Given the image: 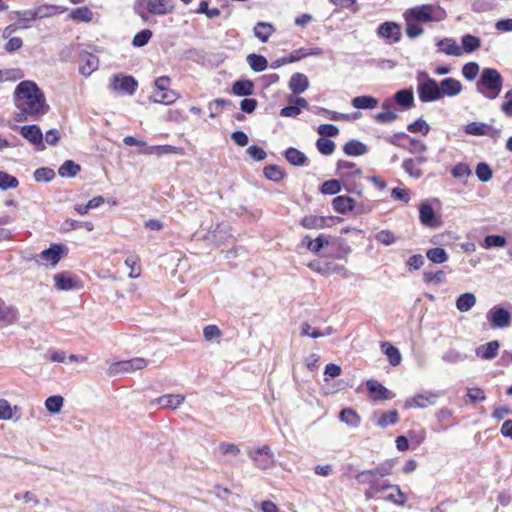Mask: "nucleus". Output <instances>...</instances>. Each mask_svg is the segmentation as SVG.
Segmentation results:
<instances>
[{
	"instance_id": "19",
	"label": "nucleus",
	"mask_w": 512,
	"mask_h": 512,
	"mask_svg": "<svg viewBox=\"0 0 512 512\" xmlns=\"http://www.w3.org/2000/svg\"><path fill=\"white\" fill-rule=\"evenodd\" d=\"M55 287L60 291H69L78 288L77 280L67 273H58L54 277Z\"/></svg>"
},
{
	"instance_id": "25",
	"label": "nucleus",
	"mask_w": 512,
	"mask_h": 512,
	"mask_svg": "<svg viewBox=\"0 0 512 512\" xmlns=\"http://www.w3.org/2000/svg\"><path fill=\"white\" fill-rule=\"evenodd\" d=\"M309 86L308 77L302 73H295L289 81V88L295 94L303 93Z\"/></svg>"
},
{
	"instance_id": "55",
	"label": "nucleus",
	"mask_w": 512,
	"mask_h": 512,
	"mask_svg": "<svg viewBox=\"0 0 512 512\" xmlns=\"http://www.w3.org/2000/svg\"><path fill=\"white\" fill-rule=\"evenodd\" d=\"M378 476L373 469L361 471L356 475L359 484H368L371 487L377 480Z\"/></svg>"
},
{
	"instance_id": "31",
	"label": "nucleus",
	"mask_w": 512,
	"mask_h": 512,
	"mask_svg": "<svg viewBox=\"0 0 512 512\" xmlns=\"http://www.w3.org/2000/svg\"><path fill=\"white\" fill-rule=\"evenodd\" d=\"M323 50L319 47L300 48L291 52L289 62H296L308 56H321Z\"/></svg>"
},
{
	"instance_id": "54",
	"label": "nucleus",
	"mask_w": 512,
	"mask_h": 512,
	"mask_svg": "<svg viewBox=\"0 0 512 512\" xmlns=\"http://www.w3.org/2000/svg\"><path fill=\"white\" fill-rule=\"evenodd\" d=\"M329 244L328 237L320 234L316 239L308 241V250L313 253H319L321 249Z\"/></svg>"
},
{
	"instance_id": "38",
	"label": "nucleus",
	"mask_w": 512,
	"mask_h": 512,
	"mask_svg": "<svg viewBox=\"0 0 512 512\" xmlns=\"http://www.w3.org/2000/svg\"><path fill=\"white\" fill-rule=\"evenodd\" d=\"M301 225L306 229H322L327 226V219L321 216L308 215L301 220Z\"/></svg>"
},
{
	"instance_id": "8",
	"label": "nucleus",
	"mask_w": 512,
	"mask_h": 512,
	"mask_svg": "<svg viewBox=\"0 0 512 512\" xmlns=\"http://www.w3.org/2000/svg\"><path fill=\"white\" fill-rule=\"evenodd\" d=\"M248 455L259 469H269L274 465V457L268 446L248 451Z\"/></svg>"
},
{
	"instance_id": "34",
	"label": "nucleus",
	"mask_w": 512,
	"mask_h": 512,
	"mask_svg": "<svg viewBox=\"0 0 512 512\" xmlns=\"http://www.w3.org/2000/svg\"><path fill=\"white\" fill-rule=\"evenodd\" d=\"M34 10H35V14H36V19H43V18L51 17L58 13H63L66 10V8L56 6V5L44 4V5L38 6Z\"/></svg>"
},
{
	"instance_id": "29",
	"label": "nucleus",
	"mask_w": 512,
	"mask_h": 512,
	"mask_svg": "<svg viewBox=\"0 0 512 512\" xmlns=\"http://www.w3.org/2000/svg\"><path fill=\"white\" fill-rule=\"evenodd\" d=\"M284 156L286 160L294 166H305L308 162L307 156L300 150L293 147L286 149Z\"/></svg>"
},
{
	"instance_id": "47",
	"label": "nucleus",
	"mask_w": 512,
	"mask_h": 512,
	"mask_svg": "<svg viewBox=\"0 0 512 512\" xmlns=\"http://www.w3.org/2000/svg\"><path fill=\"white\" fill-rule=\"evenodd\" d=\"M427 258L436 264H442L448 260V254L443 248H432L426 253Z\"/></svg>"
},
{
	"instance_id": "28",
	"label": "nucleus",
	"mask_w": 512,
	"mask_h": 512,
	"mask_svg": "<svg viewBox=\"0 0 512 512\" xmlns=\"http://www.w3.org/2000/svg\"><path fill=\"white\" fill-rule=\"evenodd\" d=\"M254 36L263 43H266L270 36L275 32V28L271 23L258 22L254 29Z\"/></svg>"
},
{
	"instance_id": "30",
	"label": "nucleus",
	"mask_w": 512,
	"mask_h": 512,
	"mask_svg": "<svg viewBox=\"0 0 512 512\" xmlns=\"http://www.w3.org/2000/svg\"><path fill=\"white\" fill-rule=\"evenodd\" d=\"M355 205V200L348 196H337L332 201L333 209L341 214L352 211Z\"/></svg>"
},
{
	"instance_id": "16",
	"label": "nucleus",
	"mask_w": 512,
	"mask_h": 512,
	"mask_svg": "<svg viewBox=\"0 0 512 512\" xmlns=\"http://www.w3.org/2000/svg\"><path fill=\"white\" fill-rule=\"evenodd\" d=\"M378 35L382 38L398 42L401 39V28L395 22H384L378 27Z\"/></svg>"
},
{
	"instance_id": "49",
	"label": "nucleus",
	"mask_w": 512,
	"mask_h": 512,
	"mask_svg": "<svg viewBox=\"0 0 512 512\" xmlns=\"http://www.w3.org/2000/svg\"><path fill=\"white\" fill-rule=\"evenodd\" d=\"M19 185V181L16 177L0 171V189L5 191L8 189H14L17 188Z\"/></svg>"
},
{
	"instance_id": "33",
	"label": "nucleus",
	"mask_w": 512,
	"mask_h": 512,
	"mask_svg": "<svg viewBox=\"0 0 512 512\" xmlns=\"http://www.w3.org/2000/svg\"><path fill=\"white\" fill-rule=\"evenodd\" d=\"M18 318L17 310L0 299V322L12 324Z\"/></svg>"
},
{
	"instance_id": "27",
	"label": "nucleus",
	"mask_w": 512,
	"mask_h": 512,
	"mask_svg": "<svg viewBox=\"0 0 512 512\" xmlns=\"http://www.w3.org/2000/svg\"><path fill=\"white\" fill-rule=\"evenodd\" d=\"M394 99L396 103L405 110L414 106V93L412 88L397 91L394 95Z\"/></svg>"
},
{
	"instance_id": "44",
	"label": "nucleus",
	"mask_w": 512,
	"mask_h": 512,
	"mask_svg": "<svg viewBox=\"0 0 512 512\" xmlns=\"http://www.w3.org/2000/svg\"><path fill=\"white\" fill-rule=\"evenodd\" d=\"M69 17L72 20L89 23L93 19V13L88 7L84 6L72 10Z\"/></svg>"
},
{
	"instance_id": "39",
	"label": "nucleus",
	"mask_w": 512,
	"mask_h": 512,
	"mask_svg": "<svg viewBox=\"0 0 512 512\" xmlns=\"http://www.w3.org/2000/svg\"><path fill=\"white\" fill-rule=\"evenodd\" d=\"M80 228H85L88 231H92L94 229V225L92 222H89V221L82 222V221H77V220H73V219H66L61 224L60 230L63 232H69V231L80 229Z\"/></svg>"
},
{
	"instance_id": "17",
	"label": "nucleus",
	"mask_w": 512,
	"mask_h": 512,
	"mask_svg": "<svg viewBox=\"0 0 512 512\" xmlns=\"http://www.w3.org/2000/svg\"><path fill=\"white\" fill-rule=\"evenodd\" d=\"M439 84L441 99L444 96L454 97L461 93L463 87L459 80L455 78H445Z\"/></svg>"
},
{
	"instance_id": "4",
	"label": "nucleus",
	"mask_w": 512,
	"mask_h": 512,
	"mask_svg": "<svg viewBox=\"0 0 512 512\" xmlns=\"http://www.w3.org/2000/svg\"><path fill=\"white\" fill-rule=\"evenodd\" d=\"M419 23L438 22L445 18L446 12L441 7L434 5H420L404 12Z\"/></svg>"
},
{
	"instance_id": "52",
	"label": "nucleus",
	"mask_w": 512,
	"mask_h": 512,
	"mask_svg": "<svg viewBox=\"0 0 512 512\" xmlns=\"http://www.w3.org/2000/svg\"><path fill=\"white\" fill-rule=\"evenodd\" d=\"M374 239L385 246H390L397 241V237L390 230H381L374 235Z\"/></svg>"
},
{
	"instance_id": "7",
	"label": "nucleus",
	"mask_w": 512,
	"mask_h": 512,
	"mask_svg": "<svg viewBox=\"0 0 512 512\" xmlns=\"http://www.w3.org/2000/svg\"><path fill=\"white\" fill-rule=\"evenodd\" d=\"M486 318L490 322L491 327L495 329L509 327L512 320L511 313L507 309L498 305L493 306L486 313Z\"/></svg>"
},
{
	"instance_id": "20",
	"label": "nucleus",
	"mask_w": 512,
	"mask_h": 512,
	"mask_svg": "<svg viewBox=\"0 0 512 512\" xmlns=\"http://www.w3.org/2000/svg\"><path fill=\"white\" fill-rule=\"evenodd\" d=\"M185 401V396L182 394H166L157 398L152 403H156L157 405L163 408H178Z\"/></svg>"
},
{
	"instance_id": "45",
	"label": "nucleus",
	"mask_w": 512,
	"mask_h": 512,
	"mask_svg": "<svg viewBox=\"0 0 512 512\" xmlns=\"http://www.w3.org/2000/svg\"><path fill=\"white\" fill-rule=\"evenodd\" d=\"M64 404V398L60 395H53L45 400V408L52 414H57L61 411Z\"/></svg>"
},
{
	"instance_id": "11",
	"label": "nucleus",
	"mask_w": 512,
	"mask_h": 512,
	"mask_svg": "<svg viewBox=\"0 0 512 512\" xmlns=\"http://www.w3.org/2000/svg\"><path fill=\"white\" fill-rule=\"evenodd\" d=\"M336 175L346 183L351 179L360 178L362 170L353 162L339 160L336 164Z\"/></svg>"
},
{
	"instance_id": "10",
	"label": "nucleus",
	"mask_w": 512,
	"mask_h": 512,
	"mask_svg": "<svg viewBox=\"0 0 512 512\" xmlns=\"http://www.w3.org/2000/svg\"><path fill=\"white\" fill-rule=\"evenodd\" d=\"M439 396V393L429 391L416 394L415 396L406 399L404 403V408H426L430 405H434Z\"/></svg>"
},
{
	"instance_id": "58",
	"label": "nucleus",
	"mask_w": 512,
	"mask_h": 512,
	"mask_svg": "<svg viewBox=\"0 0 512 512\" xmlns=\"http://www.w3.org/2000/svg\"><path fill=\"white\" fill-rule=\"evenodd\" d=\"M321 192L326 195H334L341 191V183L337 179L325 181L321 186Z\"/></svg>"
},
{
	"instance_id": "50",
	"label": "nucleus",
	"mask_w": 512,
	"mask_h": 512,
	"mask_svg": "<svg viewBox=\"0 0 512 512\" xmlns=\"http://www.w3.org/2000/svg\"><path fill=\"white\" fill-rule=\"evenodd\" d=\"M487 125L483 122H471L465 126L464 131L466 134L473 136H485Z\"/></svg>"
},
{
	"instance_id": "6",
	"label": "nucleus",
	"mask_w": 512,
	"mask_h": 512,
	"mask_svg": "<svg viewBox=\"0 0 512 512\" xmlns=\"http://www.w3.org/2000/svg\"><path fill=\"white\" fill-rule=\"evenodd\" d=\"M147 366V360L144 358H133L130 360L118 361L112 363L107 369L109 376H115L120 373H130L138 370H142Z\"/></svg>"
},
{
	"instance_id": "42",
	"label": "nucleus",
	"mask_w": 512,
	"mask_h": 512,
	"mask_svg": "<svg viewBox=\"0 0 512 512\" xmlns=\"http://www.w3.org/2000/svg\"><path fill=\"white\" fill-rule=\"evenodd\" d=\"M481 46L480 38L471 34H466L462 37V53H472Z\"/></svg>"
},
{
	"instance_id": "56",
	"label": "nucleus",
	"mask_w": 512,
	"mask_h": 512,
	"mask_svg": "<svg viewBox=\"0 0 512 512\" xmlns=\"http://www.w3.org/2000/svg\"><path fill=\"white\" fill-rule=\"evenodd\" d=\"M402 168L414 178H420L423 175V171L416 164L413 159H406L402 163Z\"/></svg>"
},
{
	"instance_id": "32",
	"label": "nucleus",
	"mask_w": 512,
	"mask_h": 512,
	"mask_svg": "<svg viewBox=\"0 0 512 512\" xmlns=\"http://www.w3.org/2000/svg\"><path fill=\"white\" fill-rule=\"evenodd\" d=\"M178 98V95L175 91L171 89L156 91L151 96V99L155 103H161L165 105H170L174 103Z\"/></svg>"
},
{
	"instance_id": "21",
	"label": "nucleus",
	"mask_w": 512,
	"mask_h": 512,
	"mask_svg": "<svg viewBox=\"0 0 512 512\" xmlns=\"http://www.w3.org/2000/svg\"><path fill=\"white\" fill-rule=\"evenodd\" d=\"M20 134L23 138L34 145L42 144L43 134L37 125L22 126L20 129Z\"/></svg>"
},
{
	"instance_id": "57",
	"label": "nucleus",
	"mask_w": 512,
	"mask_h": 512,
	"mask_svg": "<svg viewBox=\"0 0 512 512\" xmlns=\"http://www.w3.org/2000/svg\"><path fill=\"white\" fill-rule=\"evenodd\" d=\"M476 176L482 182H487L492 178V169L487 163L480 162L476 166Z\"/></svg>"
},
{
	"instance_id": "35",
	"label": "nucleus",
	"mask_w": 512,
	"mask_h": 512,
	"mask_svg": "<svg viewBox=\"0 0 512 512\" xmlns=\"http://www.w3.org/2000/svg\"><path fill=\"white\" fill-rule=\"evenodd\" d=\"M339 419L350 427L356 428L360 425L361 418L352 408H344L339 414Z\"/></svg>"
},
{
	"instance_id": "15",
	"label": "nucleus",
	"mask_w": 512,
	"mask_h": 512,
	"mask_svg": "<svg viewBox=\"0 0 512 512\" xmlns=\"http://www.w3.org/2000/svg\"><path fill=\"white\" fill-rule=\"evenodd\" d=\"M367 390L373 400H388L394 398L395 394L375 380L366 382Z\"/></svg>"
},
{
	"instance_id": "18",
	"label": "nucleus",
	"mask_w": 512,
	"mask_h": 512,
	"mask_svg": "<svg viewBox=\"0 0 512 512\" xmlns=\"http://www.w3.org/2000/svg\"><path fill=\"white\" fill-rule=\"evenodd\" d=\"M140 154L143 155H153L156 154L158 156L164 154H181L182 148H178L172 145H157V146H148L146 144L144 149H140Z\"/></svg>"
},
{
	"instance_id": "12",
	"label": "nucleus",
	"mask_w": 512,
	"mask_h": 512,
	"mask_svg": "<svg viewBox=\"0 0 512 512\" xmlns=\"http://www.w3.org/2000/svg\"><path fill=\"white\" fill-rule=\"evenodd\" d=\"M420 222L429 228H439L442 225L440 216H437L431 204L423 202L419 207Z\"/></svg>"
},
{
	"instance_id": "22",
	"label": "nucleus",
	"mask_w": 512,
	"mask_h": 512,
	"mask_svg": "<svg viewBox=\"0 0 512 512\" xmlns=\"http://www.w3.org/2000/svg\"><path fill=\"white\" fill-rule=\"evenodd\" d=\"M438 51L449 56L459 57L462 55L461 47L452 38H444L437 42Z\"/></svg>"
},
{
	"instance_id": "5",
	"label": "nucleus",
	"mask_w": 512,
	"mask_h": 512,
	"mask_svg": "<svg viewBox=\"0 0 512 512\" xmlns=\"http://www.w3.org/2000/svg\"><path fill=\"white\" fill-rule=\"evenodd\" d=\"M138 88V82L133 76L115 74L109 84V89L123 95H133Z\"/></svg>"
},
{
	"instance_id": "60",
	"label": "nucleus",
	"mask_w": 512,
	"mask_h": 512,
	"mask_svg": "<svg viewBox=\"0 0 512 512\" xmlns=\"http://www.w3.org/2000/svg\"><path fill=\"white\" fill-rule=\"evenodd\" d=\"M384 346H386L385 354L389 360V363L392 366L399 365L401 362V354H400L398 348H396L395 346H393L391 344H385Z\"/></svg>"
},
{
	"instance_id": "40",
	"label": "nucleus",
	"mask_w": 512,
	"mask_h": 512,
	"mask_svg": "<svg viewBox=\"0 0 512 512\" xmlns=\"http://www.w3.org/2000/svg\"><path fill=\"white\" fill-rule=\"evenodd\" d=\"M246 60L250 68L255 72H262L268 66L267 59L264 56L255 53L249 54Z\"/></svg>"
},
{
	"instance_id": "23",
	"label": "nucleus",
	"mask_w": 512,
	"mask_h": 512,
	"mask_svg": "<svg viewBox=\"0 0 512 512\" xmlns=\"http://www.w3.org/2000/svg\"><path fill=\"white\" fill-rule=\"evenodd\" d=\"M500 344L498 341L493 340L486 344L480 345L476 349V355L481 359L491 360L497 356Z\"/></svg>"
},
{
	"instance_id": "37",
	"label": "nucleus",
	"mask_w": 512,
	"mask_h": 512,
	"mask_svg": "<svg viewBox=\"0 0 512 512\" xmlns=\"http://www.w3.org/2000/svg\"><path fill=\"white\" fill-rule=\"evenodd\" d=\"M351 104L356 109H374L378 105V100L370 95L357 96L352 99Z\"/></svg>"
},
{
	"instance_id": "26",
	"label": "nucleus",
	"mask_w": 512,
	"mask_h": 512,
	"mask_svg": "<svg viewBox=\"0 0 512 512\" xmlns=\"http://www.w3.org/2000/svg\"><path fill=\"white\" fill-rule=\"evenodd\" d=\"M476 304V296L471 292H465L456 299V308L462 313L470 311Z\"/></svg>"
},
{
	"instance_id": "48",
	"label": "nucleus",
	"mask_w": 512,
	"mask_h": 512,
	"mask_svg": "<svg viewBox=\"0 0 512 512\" xmlns=\"http://www.w3.org/2000/svg\"><path fill=\"white\" fill-rule=\"evenodd\" d=\"M399 421V415L396 410L384 412L381 414L377 421V425L381 428H385L388 425L396 424Z\"/></svg>"
},
{
	"instance_id": "64",
	"label": "nucleus",
	"mask_w": 512,
	"mask_h": 512,
	"mask_svg": "<svg viewBox=\"0 0 512 512\" xmlns=\"http://www.w3.org/2000/svg\"><path fill=\"white\" fill-rule=\"evenodd\" d=\"M408 131L411 133H422L423 135H427L430 131L429 125L423 119H418L413 123H410L407 127Z\"/></svg>"
},
{
	"instance_id": "9",
	"label": "nucleus",
	"mask_w": 512,
	"mask_h": 512,
	"mask_svg": "<svg viewBox=\"0 0 512 512\" xmlns=\"http://www.w3.org/2000/svg\"><path fill=\"white\" fill-rule=\"evenodd\" d=\"M419 100L422 103L434 102L441 99V93L438 82L434 79L428 83H422L417 86Z\"/></svg>"
},
{
	"instance_id": "2",
	"label": "nucleus",
	"mask_w": 512,
	"mask_h": 512,
	"mask_svg": "<svg viewBox=\"0 0 512 512\" xmlns=\"http://www.w3.org/2000/svg\"><path fill=\"white\" fill-rule=\"evenodd\" d=\"M503 87V77L494 68H484L476 82V90L489 100L496 99Z\"/></svg>"
},
{
	"instance_id": "24",
	"label": "nucleus",
	"mask_w": 512,
	"mask_h": 512,
	"mask_svg": "<svg viewBox=\"0 0 512 512\" xmlns=\"http://www.w3.org/2000/svg\"><path fill=\"white\" fill-rule=\"evenodd\" d=\"M343 151L347 156H362L368 152V147L363 142L352 139L344 144Z\"/></svg>"
},
{
	"instance_id": "59",
	"label": "nucleus",
	"mask_w": 512,
	"mask_h": 512,
	"mask_svg": "<svg viewBox=\"0 0 512 512\" xmlns=\"http://www.w3.org/2000/svg\"><path fill=\"white\" fill-rule=\"evenodd\" d=\"M318 151L323 155H331L335 150V143L326 138H319L316 141Z\"/></svg>"
},
{
	"instance_id": "51",
	"label": "nucleus",
	"mask_w": 512,
	"mask_h": 512,
	"mask_svg": "<svg viewBox=\"0 0 512 512\" xmlns=\"http://www.w3.org/2000/svg\"><path fill=\"white\" fill-rule=\"evenodd\" d=\"M395 493H390L383 499L388 502H392L397 505H404L407 501L406 495L401 491L400 487L398 485H392L391 487Z\"/></svg>"
},
{
	"instance_id": "62",
	"label": "nucleus",
	"mask_w": 512,
	"mask_h": 512,
	"mask_svg": "<svg viewBox=\"0 0 512 512\" xmlns=\"http://www.w3.org/2000/svg\"><path fill=\"white\" fill-rule=\"evenodd\" d=\"M151 37H152V31L149 29H144V30L138 32L134 36V38L132 40V45L134 47H143L149 42Z\"/></svg>"
},
{
	"instance_id": "63",
	"label": "nucleus",
	"mask_w": 512,
	"mask_h": 512,
	"mask_svg": "<svg viewBox=\"0 0 512 512\" xmlns=\"http://www.w3.org/2000/svg\"><path fill=\"white\" fill-rule=\"evenodd\" d=\"M446 275L442 270L436 272L425 271L423 273V279L426 283L440 284L445 281Z\"/></svg>"
},
{
	"instance_id": "3",
	"label": "nucleus",
	"mask_w": 512,
	"mask_h": 512,
	"mask_svg": "<svg viewBox=\"0 0 512 512\" xmlns=\"http://www.w3.org/2000/svg\"><path fill=\"white\" fill-rule=\"evenodd\" d=\"M174 4L171 0H135L133 11L143 21L148 20V14L164 16L172 13Z\"/></svg>"
},
{
	"instance_id": "36",
	"label": "nucleus",
	"mask_w": 512,
	"mask_h": 512,
	"mask_svg": "<svg viewBox=\"0 0 512 512\" xmlns=\"http://www.w3.org/2000/svg\"><path fill=\"white\" fill-rule=\"evenodd\" d=\"M253 90L254 84L251 80H238L232 86V93L236 96H250Z\"/></svg>"
},
{
	"instance_id": "46",
	"label": "nucleus",
	"mask_w": 512,
	"mask_h": 512,
	"mask_svg": "<svg viewBox=\"0 0 512 512\" xmlns=\"http://www.w3.org/2000/svg\"><path fill=\"white\" fill-rule=\"evenodd\" d=\"M263 172L267 179L274 182L281 181L285 176L284 170L277 165H268L264 168Z\"/></svg>"
},
{
	"instance_id": "14",
	"label": "nucleus",
	"mask_w": 512,
	"mask_h": 512,
	"mask_svg": "<svg viewBox=\"0 0 512 512\" xmlns=\"http://www.w3.org/2000/svg\"><path fill=\"white\" fill-rule=\"evenodd\" d=\"M63 254V246L52 244L49 248L43 250L40 255V261L45 265L56 266Z\"/></svg>"
},
{
	"instance_id": "61",
	"label": "nucleus",
	"mask_w": 512,
	"mask_h": 512,
	"mask_svg": "<svg viewBox=\"0 0 512 512\" xmlns=\"http://www.w3.org/2000/svg\"><path fill=\"white\" fill-rule=\"evenodd\" d=\"M479 70L478 63L468 62L462 67V74L468 81H472L477 77Z\"/></svg>"
},
{
	"instance_id": "53",
	"label": "nucleus",
	"mask_w": 512,
	"mask_h": 512,
	"mask_svg": "<svg viewBox=\"0 0 512 512\" xmlns=\"http://www.w3.org/2000/svg\"><path fill=\"white\" fill-rule=\"evenodd\" d=\"M55 177V172L51 168L41 167L35 170L34 179L37 182H50Z\"/></svg>"
},
{
	"instance_id": "41",
	"label": "nucleus",
	"mask_w": 512,
	"mask_h": 512,
	"mask_svg": "<svg viewBox=\"0 0 512 512\" xmlns=\"http://www.w3.org/2000/svg\"><path fill=\"white\" fill-rule=\"evenodd\" d=\"M81 170L80 165L72 160H66L58 169V174L61 177H75Z\"/></svg>"
},
{
	"instance_id": "43",
	"label": "nucleus",
	"mask_w": 512,
	"mask_h": 512,
	"mask_svg": "<svg viewBox=\"0 0 512 512\" xmlns=\"http://www.w3.org/2000/svg\"><path fill=\"white\" fill-rule=\"evenodd\" d=\"M404 19L406 22V34L409 38L414 39L423 34V28L419 25V22L415 21L411 17H408L407 14L404 13Z\"/></svg>"
},
{
	"instance_id": "1",
	"label": "nucleus",
	"mask_w": 512,
	"mask_h": 512,
	"mask_svg": "<svg viewBox=\"0 0 512 512\" xmlns=\"http://www.w3.org/2000/svg\"><path fill=\"white\" fill-rule=\"evenodd\" d=\"M13 97L18 110L15 114L17 122L38 121L49 111L44 93L33 81H21L16 86Z\"/></svg>"
},
{
	"instance_id": "13",
	"label": "nucleus",
	"mask_w": 512,
	"mask_h": 512,
	"mask_svg": "<svg viewBox=\"0 0 512 512\" xmlns=\"http://www.w3.org/2000/svg\"><path fill=\"white\" fill-rule=\"evenodd\" d=\"M79 72L85 76H90L99 67V59L96 55L83 51L79 55Z\"/></svg>"
}]
</instances>
